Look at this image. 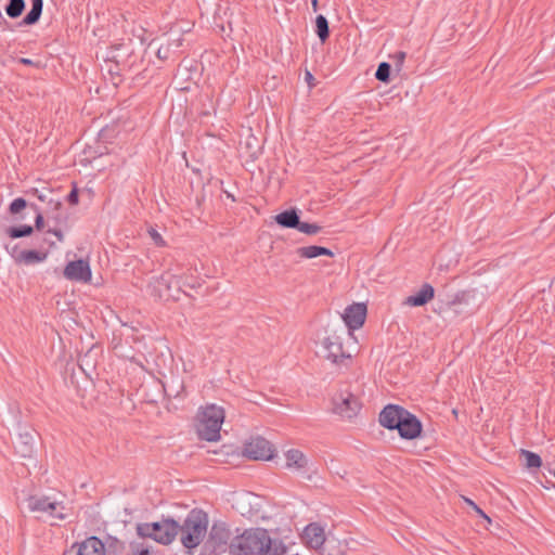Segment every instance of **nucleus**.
I'll return each mask as SVG.
<instances>
[{
    "instance_id": "nucleus-27",
    "label": "nucleus",
    "mask_w": 555,
    "mask_h": 555,
    "mask_svg": "<svg viewBox=\"0 0 555 555\" xmlns=\"http://www.w3.org/2000/svg\"><path fill=\"white\" fill-rule=\"evenodd\" d=\"M5 233L11 238H21L30 236L34 233V227L29 224L13 225L5 230Z\"/></svg>"
},
{
    "instance_id": "nucleus-3",
    "label": "nucleus",
    "mask_w": 555,
    "mask_h": 555,
    "mask_svg": "<svg viewBox=\"0 0 555 555\" xmlns=\"http://www.w3.org/2000/svg\"><path fill=\"white\" fill-rule=\"evenodd\" d=\"M180 525L173 518H162L154 522H139L135 532L142 539H152L155 542L168 545L179 533Z\"/></svg>"
},
{
    "instance_id": "nucleus-19",
    "label": "nucleus",
    "mask_w": 555,
    "mask_h": 555,
    "mask_svg": "<svg viewBox=\"0 0 555 555\" xmlns=\"http://www.w3.org/2000/svg\"><path fill=\"white\" fill-rule=\"evenodd\" d=\"M274 221L284 229H298L300 223V211L297 208H289L274 216Z\"/></svg>"
},
{
    "instance_id": "nucleus-18",
    "label": "nucleus",
    "mask_w": 555,
    "mask_h": 555,
    "mask_svg": "<svg viewBox=\"0 0 555 555\" xmlns=\"http://www.w3.org/2000/svg\"><path fill=\"white\" fill-rule=\"evenodd\" d=\"M11 256L15 260V262L25 263V264H35L42 262L46 260L48 253H41L35 249L29 250H16V246L13 247L11 251Z\"/></svg>"
},
{
    "instance_id": "nucleus-29",
    "label": "nucleus",
    "mask_w": 555,
    "mask_h": 555,
    "mask_svg": "<svg viewBox=\"0 0 555 555\" xmlns=\"http://www.w3.org/2000/svg\"><path fill=\"white\" fill-rule=\"evenodd\" d=\"M390 75L391 64L387 62L379 63L375 72V78L380 82L388 83L390 81Z\"/></svg>"
},
{
    "instance_id": "nucleus-22",
    "label": "nucleus",
    "mask_w": 555,
    "mask_h": 555,
    "mask_svg": "<svg viewBox=\"0 0 555 555\" xmlns=\"http://www.w3.org/2000/svg\"><path fill=\"white\" fill-rule=\"evenodd\" d=\"M285 457L287 467L304 468L307 465V459L305 454L297 449L288 450L285 453Z\"/></svg>"
},
{
    "instance_id": "nucleus-47",
    "label": "nucleus",
    "mask_w": 555,
    "mask_h": 555,
    "mask_svg": "<svg viewBox=\"0 0 555 555\" xmlns=\"http://www.w3.org/2000/svg\"><path fill=\"white\" fill-rule=\"evenodd\" d=\"M228 197H231L232 201H235V197L231 196V194H228Z\"/></svg>"
},
{
    "instance_id": "nucleus-28",
    "label": "nucleus",
    "mask_w": 555,
    "mask_h": 555,
    "mask_svg": "<svg viewBox=\"0 0 555 555\" xmlns=\"http://www.w3.org/2000/svg\"><path fill=\"white\" fill-rule=\"evenodd\" d=\"M26 194H30L33 196H36L41 202H47L49 205H53L54 209H60L62 207V203L60 201H53L52 198H49V194H51V191H40L36 188H31L28 191H26Z\"/></svg>"
},
{
    "instance_id": "nucleus-49",
    "label": "nucleus",
    "mask_w": 555,
    "mask_h": 555,
    "mask_svg": "<svg viewBox=\"0 0 555 555\" xmlns=\"http://www.w3.org/2000/svg\"><path fill=\"white\" fill-rule=\"evenodd\" d=\"M554 477H555V469H554Z\"/></svg>"
},
{
    "instance_id": "nucleus-39",
    "label": "nucleus",
    "mask_w": 555,
    "mask_h": 555,
    "mask_svg": "<svg viewBox=\"0 0 555 555\" xmlns=\"http://www.w3.org/2000/svg\"><path fill=\"white\" fill-rule=\"evenodd\" d=\"M47 233L53 234L54 236H56L57 241H60V242H62L64 240V234L61 229H57V228L49 229L47 231Z\"/></svg>"
},
{
    "instance_id": "nucleus-10",
    "label": "nucleus",
    "mask_w": 555,
    "mask_h": 555,
    "mask_svg": "<svg viewBox=\"0 0 555 555\" xmlns=\"http://www.w3.org/2000/svg\"><path fill=\"white\" fill-rule=\"evenodd\" d=\"M27 506L31 512L46 513L55 519L63 520L66 518V515L63 513L65 507L46 495H30L27 499Z\"/></svg>"
},
{
    "instance_id": "nucleus-8",
    "label": "nucleus",
    "mask_w": 555,
    "mask_h": 555,
    "mask_svg": "<svg viewBox=\"0 0 555 555\" xmlns=\"http://www.w3.org/2000/svg\"><path fill=\"white\" fill-rule=\"evenodd\" d=\"M38 440L37 431L30 426L18 424L17 436L14 442L16 453L22 457L30 459L36 453Z\"/></svg>"
},
{
    "instance_id": "nucleus-21",
    "label": "nucleus",
    "mask_w": 555,
    "mask_h": 555,
    "mask_svg": "<svg viewBox=\"0 0 555 555\" xmlns=\"http://www.w3.org/2000/svg\"><path fill=\"white\" fill-rule=\"evenodd\" d=\"M296 254L300 258H307V259H312V258H317L320 256H328V257L334 256V253L330 248L323 247V246H318V245L298 247L296 249Z\"/></svg>"
},
{
    "instance_id": "nucleus-32",
    "label": "nucleus",
    "mask_w": 555,
    "mask_h": 555,
    "mask_svg": "<svg viewBox=\"0 0 555 555\" xmlns=\"http://www.w3.org/2000/svg\"><path fill=\"white\" fill-rule=\"evenodd\" d=\"M321 229L322 228L317 223H308L300 221L297 230L307 235H314L318 234L321 231Z\"/></svg>"
},
{
    "instance_id": "nucleus-9",
    "label": "nucleus",
    "mask_w": 555,
    "mask_h": 555,
    "mask_svg": "<svg viewBox=\"0 0 555 555\" xmlns=\"http://www.w3.org/2000/svg\"><path fill=\"white\" fill-rule=\"evenodd\" d=\"M273 444L261 436L251 437L244 443L243 454L254 461H269L274 455Z\"/></svg>"
},
{
    "instance_id": "nucleus-15",
    "label": "nucleus",
    "mask_w": 555,
    "mask_h": 555,
    "mask_svg": "<svg viewBox=\"0 0 555 555\" xmlns=\"http://www.w3.org/2000/svg\"><path fill=\"white\" fill-rule=\"evenodd\" d=\"M159 285L165 286L169 292V296L173 299H179V294L184 293L183 286L185 285L183 278L165 272L158 280Z\"/></svg>"
},
{
    "instance_id": "nucleus-23",
    "label": "nucleus",
    "mask_w": 555,
    "mask_h": 555,
    "mask_svg": "<svg viewBox=\"0 0 555 555\" xmlns=\"http://www.w3.org/2000/svg\"><path fill=\"white\" fill-rule=\"evenodd\" d=\"M474 297L475 294L473 291H461L457 292L450 301H448V306L453 308L455 313H459L460 311L456 309V307L461 305H469L470 299Z\"/></svg>"
},
{
    "instance_id": "nucleus-16",
    "label": "nucleus",
    "mask_w": 555,
    "mask_h": 555,
    "mask_svg": "<svg viewBox=\"0 0 555 555\" xmlns=\"http://www.w3.org/2000/svg\"><path fill=\"white\" fill-rule=\"evenodd\" d=\"M435 297V288L429 283H424L421 289L414 294L408 296L403 304L409 307H423Z\"/></svg>"
},
{
    "instance_id": "nucleus-33",
    "label": "nucleus",
    "mask_w": 555,
    "mask_h": 555,
    "mask_svg": "<svg viewBox=\"0 0 555 555\" xmlns=\"http://www.w3.org/2000/svg\"><path fill=\"white\" fill-rule=\"evenodd\" d=\"M131 555H151L150 546L142 542L130 543Z\"/></svg>"
},
{
    "instance_id": "nucleus-36",
    "label": "nucleus",
    "mask_w": 555,
    "mask_h": 555,
    "mask_svg": "<svg viewBox=\"0 0 555 555\" xmlns=\"http://www.w3.org/2000/svg\"><path fill=\"white\" fill-rule=\"evenodd\" d=\"M465 503L470 506L480 517H482L483 519H486L489 524L491 522V519L490 517L470 499L468 498H463Z\"/></svg>"
},
{
    "instance_id": "nucleus-6",
    "label": "nucleus",
    "mask_w": 555,
    "mask_h": 555,
    "mask_svg": "<svg viewBox=\"0 0 555 555\" xmlns=\"http://www.w3.org/2000/svg\"><path fill=\"white\" fill-rule=\"evenodd\" d=\"M343 334L344 326H339V330H326V336L322 340L323 357L337 365L350 359L343 348Z\"/></svg>"
},
{
    "instance_id": "nucleus-26",
    "label": "nucleus",
    "mask_w": 555,
    "mask_h": 555,
    "mask_svg": "<svg viewBox=\"0 0 555 555\" xmlns=\"http://www.w3.org/2000/svg\"><path fill=\"white\" fill-rule=\"evenodd\" d=\"M25 7V0H9L4 7V12L10 18L15 20L23 14Z\"/></svg>"
},
{
    "instance_id": "nucleus-7",
    "label": "nucleus",
    "mask_w": 555,
    "mask_h": 555,
    "mask_svg": "<svg viewBox=\"0 0 555 555\" xmlns=\"http://www.w3.org/2000/svg\"><path fill=\"white\" fill-rule=\"evenodd\" d=\"M231 532L224 522H214L207 541L205 542V550L209 555H219L230 550Z\"/></svg>"
},
{
    "instance_id": "nucleus-43",
    "label": "nucleus",
    "mask_w": 555,
    "mask_h": 555,
    "mask_svg": "<svg viewBox=\"0 0 555 555\" xmlns=\"http://www.w3.org/2000/svg\"><path fill=\"white\" fill-rule=\"evenodd\" d=\"M0 26L9 27L8 21L2 16V13L0 12Z\"/></svg>"
},
{
    "instance_id": "nucleus-4",
    "label": "nucleus",
    "mask_w": 555,
    "mask_h": 555,
    "mask_svg": "<svg viewBox=\"0 0 555 555\" xmlns=\"http://www.w3.org/2000/svg\"><path fill=\"white\" fill-rule=\"evenodd\" d=\"M224 421V410L216 404L206 405L197 414L196 433L206 441H218Z\"/></svg>"
},
{
    "instance_id": "nucleus-24",
    "label": "nucleus",
    "mask_w": 555,
    "mask_h": 555,
    "mask_svg": "<svg viewBox=\"0 0 555 555\" xmlns=\"http://www.w3.org/2000/svg\"><path fill=\"white\" fill-rule=\"evenodd\" d=\"M314 31L322 43H324L330 38L331 31L328 21L324 15H317Z\"/></svg>"
},
{
    "instance_id": "nucleus-44",
    "label": "nucleus",
    "mask_w": 555,
    "mask_h": 555,
    "mask_svg": "<svg viewBox=\"0 0 555 555\" xmlns=\"http://www.w3.org/2000/svg\"><path fill=\"white\" fill-rule=\"evenodd\" d=\"M311 5H312L313 11H314V12H317V11H318V9H319V2H318V0H312V1H311Z\"/></svg>"
},
{
    "instance_id": "nucleus-30",
    "label": "nucleus",
    "mask_w": 555,
    "mask_h": 555,
    "mask_svg": "<svg viewBox=\"0 0 555 555\" xmlns=\"http://www.w3.org/2000/svg\"><path fill=\"white\" fill-rule=\"evenodd\" d=\"M182 46V38H178L177 40H172L171 42H168L166 46H160L157 49L156 55L159 60H167L169 57L170 48H179Z\"/></svg>"
},
{
    "instance_id": "nucleus-38",
    "label": "nucleus",
    "mask_w": 555,
    "mask_h": 555,
    "mask_svg": "<svg viewBox=\"0 0 555 555\" xmlns=\"http://www.w3.org/2000/svg\"><path fill=\"white\" fill-rule=\"evenodd\" d=\"M44 228V218L41 214V211H38L35 218V227L34 229H37L38 231H41Z\"/></svg>"
},
{
    "instance_id": "nucleus-42",
    "label": "nucleus",
    "mask_w": 555,
    "mask_h": 555,
    "mask_svg": "<svg viewBox=\"0 0 555 555\" xmlns=\"http://www.w3.org/2000/svg\"><path fill=\"white\" fill-rule=\"evenodd\" d=\"M18 62H20L21 64H23V65H26V66H31V65H34V64H35L33 60H30V59H26V57H21V59L18 60Z\"/></svg>"
},
{
    "instance_id": "nucleus-41",
    "label": "nucleus",
    "mask_w": 555,
    "mask_h": 555,
    "mask_svg": "<svg viewBox=\"0 0 555 555\" xmlns=\"http://www.w3.org/2000/svg\"><path fill=\"white\" fill-rule=\"evenodd\" d=\"M42 243H46L49 246H54V244H55L53 241H49L46 237L44 238H40V240L36 237V245H41Z\"/></svg>"
},
{
    "instance_id": "nucleus-12",
    "label": "nucleus",
    "mask_w": 555,
    "mask_h": 555,
    "mask_svg": "<svg viewBox=\"0 0 555 555\" xmlns=\"http://www.w3.org/2000/svg\"><path fill=\"white\" fill-rule=\"evenodd\" d=\"M63 555H106L104 542L91 535L81 542H75L69 550L65 551Z\"/></svg>"
},
{
    "instance_id": "nucleus-40",
    "label": "nucleus",
    "mask_w": 555,
    "mask_h": 555,
    "mask_svg": "<svg viewBox=\"0 0 555 555\" xmlns=\"http://www.w3.org/2000/svg\"><path fill=\"white\" fill-rule=\"evenodd\" d=\"M305 80L309 85L310 88L314 87V77L310 72H306L305 74Z\"/></svg>"
},
{
    "instance_id": "nucleus-45",
    "label": "nucleus",
    "mask_w": 555,
    "mask_h": 555,
    "mask_svg": "<svg viewBox=\"0 0 555 555\" xmlns=\"http://www.w3.org/2000/svg\"><path fill=\"white\" fill-rule=\"evenodd\" d=\"M29 206L31 209H34V211H36V215L38 214V211H40L39 207L36 204H30Z\"/></svg>"
},
{
    "instance_id": "nucleus-11",
    "label": "nucleus",
    "mask_w": 555,
    "mask_h": 555,
    "mask_svg": "<svg viewBox=\"0 0 555 555\" xmlns=\"http://www.w3.org/2000/svg\"><path fill=\"white\" fill-rule=\"evenodd\" d=\"M360 410L359 398L349 391L340 392L333 398V412L344 418L351 420Z\"/></svg>"
},
{
    "instance_id": "nucleus-37",
    "label": "nucleus",
    "mask_w": 555,
    "mask_h": 555,
    "mask_svg": "<svg viewBox=\"0 0 555 555\" xmlns=\"http://www.w3.org/2000/svg\"><path fill=\"white\" fill-rule=\"evenodd\" d=\"M66 201L69 205H77L79 203V192L76 186L73 188V190L67 194Z\"/></svg>"
},
{
    "instance_id": "nucleus-1",
    "label": "nucleus",
    "mask_w": 555,
    "mask_h": 555,
    "mask_svg": "<svg viewBox=\"0 0 555 555\" xmlns=\"http://www.w3.org/2000/svg\"><path fill=\"white\" fill-rule=\"evenodd\" d=\"M287 547L278 539H271L264 528H249L232 539L231 555H286Z\"/></svg>"
},
{
    "instance_id": "nucleus-35",
    "label": "nucleus",
    "mask_w": 555,
    "mask_h": 555,
    "mask_svg": "<svg viewBox=\"0 0 555 555\" xmlns=\"http://www.w3.org/2000/svg\"><path fill=\"white\" fill-rule=\"evenodd\" d=\"M149 234H150V237L152 238L153 243L158 246V247H164L166 245V242L165 240L163 238V236L158 233L157 230H155L154 228H150L147 230Z\"/></svg>"
},
{
    "instance_id": "nucleus-14",
    "label": "nucleus",
    "mask_w": 555,
    "mask_h": 555,
    "mask_svg": "<svg viewBox=\"0 0 555 555\" xmlns=\"http://www.w3.org/2000/svg\"><path fill=\"white\" fill-rule=\"evenodd\" d=\"M64 276L69 281L89 282L91 280L89 262L83 259L69 261L64 269Z\"/></svg>"
},
{
    "instance_id": "nucleus-25",
    "label": "nucleus",
    "mask_w": 555,
    "mask_h": 555,
    "mask_svg": "<svg viewBox=\"0 0 555 555\" xmlns=\"http://www.w3.org/2000/svg\"><path fill=\"white\" fill-rule=\"evenodd\" d=\"M519 456L525 460V467L528 469L540 468L542 466V459L538 453L520 449Z\"/></svg>"
},
{
    "instance_id": "nucleus-5",
    "label": "nucleus",
    "mask_w": 555,
    "mask_h": 555,
    "mask_svg": "<svg viewBox=\"0 0 555 555\" xmlns=\"http://www.w3.org/2000/svg\"><path fill=\"white\" fill-rule=\"evenodd\" d=\"M208 519L206 513L192 509L183 525H180L181 543L192 550L199 545L207 531Z\"/></svg>"
},
{
    "instance_id": "nucleus-13",
    "label": "nucleus",
    "mask_w": 555,
    "mask_h": 555,
    "mask_svg": "<svg viewBox=\"0 0 555 555\" xmlns=\"http://www.w3.org/2000/svg\"><path fill=\"white\" fill-rule=\"evenodd\" d=\"M366 312L367 309L365 304L354 302L348 306L341 315V319L345 322V325L343 326L345 328L347 327L349 331L359 330L365 322Z\"/></svg>"
},
{
    "instance_id": "nucleus-2",
    "label": "nucleus",
    "mask_w": 555,
    "mask_h": 555,
    "mask_svg": "<svg viewBox=\"0 0 555 555\" xmlns=\"http://www.w3.org/2000/svg\"><path fill=\"white\" fill-rule=\"evenodd\" d=\"M380 426L397 430L403 440H414L422 436L423 424L416 415L399 404L389 403L379 412Z\"/></svg>"
},
{
    "instance_id": "nucleus-34",
    "label": "nucleus",
    "mask_w": 555,
    "mask_h": 555,
    "mask_svg": "<svg viewBox=\"0 0 555 555\" xmlns=\"http://www.w3.org/2000/svg\"><path fill=\"white\" fill-rule=\"evenodd\" d=\"M392 60L395 70L400 73L403 68L404 60L406 57V53L403 51H398L389 56Z\"/></svg>"
},
{
    "instance_id": "nucleus-20",
    "label": "nucleus",
    "mask_w": 555,
    "mask_h": 555,
    "mask_svg": "<svg viewBox=\"0 0 555 555\" xmlns=\"http://www.w3.org/2000/svg\"><path fill=\"white\" fill-rule=\"evenodd\" d=\"M31 9L29 12L23 17L21 22H18L17 26L24 27V26H33L36 25L41 15L43 10V0H30Z\"/></svg>"
},
{
    "instance_id": "nucleus-48",
    "label": "nucleus",
    "mask_w": 555,
    "mask_h": 555,
    "mask_svg": "<svg viewBox=\"0 0 555 555\" xmlns=\"http://www.w3.org/2000/svg\"><path fill=\"white\" fill-rule=\"evenodd\" d=\"M228 197H231L232 201H235V197L231 196V194H228Z\"/></svg>"
},
{
    "instance_id": "nucleus-46",
    "label": "nucleus",
    "mask_w": 555,
    "mask_h": 555,
    "mask_svg": "<svg viewBox=\"0 0 555 555\" xmlns=\"http://www.w3.org/2000/svg\"><path fill=\"white\" fill-rule=\"evenodd\" d=\"M228 197H231L232 201H235V197L231 196V194H228Z\"/></svg>"
},
{
    "instance_id": "nucleus-17",
    "label": "nucleus",
    "mask_w": 555,
    "mask_h": 555,
    "mask_svg": "<svg viewBox=\"0 0 555 555\" xmlns=\"http://www.w3.org/2000/svg\"><path fill=\"white\" fill-rule=\"evenodd\" d=\"M304 538L312 548H320L325 542L324 528L318 522H311L304 530Z\"/></svg>"
},
{
    "instance_id": "nucleus-31",
    "label": "nucleus",
    "mask_w": 555,
    "mask_h": 555,
    "mask_svg": "<svg viewBox=\"0 0 555 555\" xmlns=\"http://www.w3.org/2000/svg\"><path fill=\"white\" fill-rule=\"evenodd\" d=\"M28 206V203L25 198L23 197H17L15 199H13L10 205H9V212L10 215L12 216H16L17 214H20L22 210H24L26 207Z\"/></svg>"
}]
</instances>
